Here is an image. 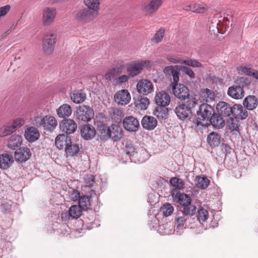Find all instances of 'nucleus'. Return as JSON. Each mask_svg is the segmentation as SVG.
<instances>
[{
    "mask_svg": "<svg viewBox=\"0 0 258 258\" xmlns=\"http://www.w3.org/2000/svg\"><path fill=\"white\" fill-rule=\"evenodd\" d=\"M123 136V130L121 126L117 124H112L105 132H101L100 139L102 141H106L109 138L114 142H117L121 140Z\"/></svg>",
    "mask_w": 258,
    "mask_h": 258,
    "instance_id": "obj_3",
    "label": "nucleus"
},
{
    "mask_svg": "<svg viewBox=\"0 0 258 258\" xmlns=\"http://www.w3.org/2000/svg\"><path fill=\"white\" fill-rule=\"evenodd\" d=\"M237 70L239 74H244L249 76H252L254 69L247 66H241L238 67Z\"/></svg>",
    "mask_w": 258,
    "mask_h": 258,
    "instance_id": "obj_48",
    "label": "nucleus"
},
{
    "mask_svg": "<svg viewBox=\"0 0 258 258\" xmlns=\"http://www.w3.org/2000/svg\"><path fill=\"white\" fill-rule=\"evenodd\" d=\"M170 183L172 186L174 187L173 190H180L184 188V182L183 180L176 177H172L170 180Z\"/></svg>",
    "mask_w": 258,
    "mask_h": 258,
    "instance_id": "obj_40",
    "label": "nucleus"
},
{
    "mask_svg": "<svg viewBox=\"0 0 258 258\" xmlns=\"http://www.w3.org/2000/svg\"><path fill=\"white\" fill-rule=\"evenodd\" d=\"M227 124L228 128L231 132H239L240 126V121L235 118H229L227 121Z\"/></svg>",
    "mask_w": 258,
    "mask_h": 258,
    "instance_id": "obj_38",
    "label": "nucleus"
},
{
    "mask_svg": "<svg viewBox=\"0 0 258 258\" xmlns=\"http://www.w3.org/2000/svg\"><path fill=\"white\" fill-rule=\"evenodd\" d=\"M71 100L76 104L83 103L86 98V94L82 90H75L70 93Z\"/></svg>",
    "mask_w": 258,
    "mask_h": 258,
    "instance_id": "obj_21",
    "label": "nucleus"
},
{
    "mask_svg": "<svg viewBox=\"0 0 258 258\" xmlns=\"http://www.w3.org/2000/svg\"><path fill=\"white\" fill-rule=\"evenodd\" d=\"M186 219L181 216L178 217L176 219V225L178 227H183Z\"/></svg>",
    "mask_w": 258,
    "mask_h": 258,
    "instance_id": "obj_61",
    "label": "nucleus"
},
{
    "mask_svg": "<svg viewBox=\"0 0 258 258\" xmlns=\"http://www.w3.org/2000/svg\"><path fill=\"white\" fill-rule=\"evenodd\" d=\"M150 66L151 62L148 60H138L127 64L126 69L129 76L134 77L140 74L144 69Z\"/></svg>",
    "mask_w": 258,
    "mask_h": 258,
    "instance_id": "obj_4",
    "label": "nucleus"
},
{
    "mask_svg": "<svg viewBox=\"0 0 258 258\" xmlns=\"http://www.w3.org/2000/svg\"><path fill=\"white\" fill-rule=\"evenodd\" d=\"M129 75H122L118 77L116 80V82L119 84H122L128 81L130 78Z\"/></svg>",
    "mask_w": 258,
    "mask_h": 258,
    "instance_id": "obj_60",
    "label": "nucleus"
},
{
    "mask_svg": "<svg viewBox=\"0 0 258 258\" xmlns=\"http://www.w3.org/2000/svg\"><path fill=\"white\" fill-rule=\"evenodd\" d=\"M209 217V213L207 210L201 208L198 211V219L201 222L206 221Z\"/></svg>",
    "mask_w": 258,
    "mask_h": 258,
    "instance_id": "obj_50",
    "label": "nucleus"
},
{
    "mask_svg": "<svg viewBox=\"0 0 258 258\" xmlns=\"http://www.w3.org/2000/svg\"><path fill=\"white\" fill-rule=\"evenodd\" d=\"M84 3L90 12H96V16H98L100 6L99 0H84Z\"/></svg>",
    "mask_w": 258,
    "mask_h": 258,
    "instance_id": "obj_34",
    "label": "nucleus"
},
{
    "mask_svg": "<svg viewBox=\"0 0 258 258\" xmlns=\"http://www.w3.org/2000/svg\"><path fill=\"white\" fill-rule=\"evenodd\" d=\"M155 114L158 117H161L162 118H164L166 116V113H165V112L160 113L158 109H157L156 110V112H155Z\"/></svg>",
    "mask_w": 258,
    "mask_h": 258,
    "instance_id": "obj_63",
    "label": "nucleus"
},
{
    "mask_svg": "<svg viewBox=\"0 0 258 258\" xmlns=\"http://www.w3.org/2000/svg\"><path fill=\"white\" fill-rule=\"evenodd\" d=\"M79 204L83 210H87L91 207L90 198L86 196H81L79 200Z\"/></svg>",
    "mask_w": 258,
    "mask_h": 258,
    "instance_id": "obj_39",
    "label": "nucleus"
},
{
    "mask_svg": "<svg viewBox=\"0 0 258 258\" xmlns=\"http://www.w3.org/2000/svg\"><path fill=\"white\" fill-rule=\"evenodd\" d=\"M166 59L172 63H182L183 59L180 58L177 55L173 54H168L166 57Z\"/></svg>",
    "mask_w": 258,
    "mask_h": 258,
    "instance_id": "obj_54",
    "label": "nucleus"
},
{
    "mask_svg": "<svg viewBox=\"0 0 258 258\" xmlns=\"http://www.w3.org/2000/svg\"><path fill=\"white\" fill-rule=\"evenodd\" d=\"M80 197V193L78 192H74L72 194V199L73 201H76Z\"/></svg>",
    "mask_w": 258,
    "mask_h": 258,
    "instance_id": "obj_64",
    "label": "nucleus"
},
{
    "mask_svg": "<svg viewBox=\"0 0 258 258\" xmlns=\"http://www.w3.org/2000/svg\"><path fill=\"white\" fill-rule=\"evenodd\" d=\"M55 145H72L71 139L66 134H60L55 139Z\"/></svg>",
    "mask_w": 258,
    "mask_h": 258,
    "instance_id": "obj_32",
    "label": "nucleus"
},
{
    "mask_svg": "<svg viewBox=\"0 0 258 258\" xmlns=\"http://www.w3.org/2000/svg\"><path fill=\"white\" fill-rule=\"evenodd\" d=\"M131 99L130 94L127 90H119L114 95L115 102L120 105H125L128 104Z\"/></svg>",
    "mask_w": 258,
    "mask_h": 258,
    "instance_id": "obj_14",
    "label": "nucleus"
},
{
    "mask_svg": "<svg viewBox=\"0 0 258 258\" xmlns=\"http://www.w3.org/2000/svg\"><path fill=\"white\" fill-rule=\"evenodd\" d=\"M165 35V29L164 28H160L158 31L155 34L152 39V41L155 43H158L160 42L163 39Z\"/></svg>",
    "mask_w": 258,
    "mask_h": 258,
    "instance_id": "obj_47",
    "label": "nucleus"
},
{
    "mask_svg": "<svg viewBox=\"0 0 258 258\" xmlns=\"http://www.w3.org/2000/svg\"><path fill=\"white\" fill-rule=\"evenodd\" d=\"M210 181L205 176H197L196 178V185L200 188L205 189L209 185Z\"/></svg>",
    "mask_w": 258,
    "mask_h": 258,
    "instance_id": "obj_43",
    "label": "nucleus"
},
{
    "mask_svg": "<svg viewBox=\"0 0 258 258\" xmlns=\"http://www.w3.org/2000/svg\"><path fill=\"white\" fill-rule=\"evenodd\" d=\"M11 7L9 5H7L0 7V18L6 16L10 11Z\"/></svg>",
    "mask_w": 258,
    "mask_h": 258,
    "instance_id": "obj_56",
    "label": "nucleus"
},
{
    "mask_svg": "<svg viewBox=\"0 0 258 258\" xmlns=\"http://www.w3.org/2000/svg\"><path fill=\"white\" fill-rule=\"evenodd\" d=\"M14 133L10 125H4L0 128V136L6 137Z\"/></svg>",
    "mask_w": 258,
    "mask_h": 258,
    "instance_id": "obj_52",
    "label": "nucleus"
},
{
    "mask_svg": "<svg viewBox=\"0 0 258 258\" xmlns=\"http://www.w3.org/2000/svg\"><path fill=\"white\" fill-rule=\"evenodd\" d=\"M136 87L138 92L143 95H148L154 91L153 83L147 79L139 80Z\"/></svg>",
    "mask_w": 258,
    "mask_h": 258,
    "instance_id": "obj_10",
    "label": "nucleus"
},
{
    "mask_svg": "<svg viewBox=\"0 0 258 258\" xmlns=\"http://www.w3.org/2000/svg\"><path fill=\"white\" fill-rule=\"evenodd\" d=\"M124 65L120 64L109 70L105 75V78L108 81H110L113 79L116 76L122 73L124 69Z\"/></svg>",
    "mask_w": 258,
    "mask_h": 258,
    "instance_id": "obj_28",
    "label": "nucleus"
},
{
    "mask_svg": "<svg viewBox=\"0 0 258 258\" xmlns=\"http://www.w3.org/2000/svg\"><path fill=\"white\" fill-rule=\"evenodd\" d=\"M180 70L190 78H194L195 74L193 71L189 68L185 66H181Z\"/></svg>",
    "mask_w": 258,
    "mask_h": 258,
    "instance_id": "obj_58",
    "label": "nucleus"
},
{
    "mask_svg": "<svg viewBox=\"0 0 258 258\" xmlns=\"http://www.w3.org/2000/svg\"><path fill=\"white\" fill-rule=\"evenodd\" d=\"M141 124L144 128L147 130H152L157 126V120L153 116L146 115L142 118Z\"/></svg>",
    "mask_w": 258,
    "mask_h": 258,
    "instance_id": "obj_23",
    "label": "nucleus"
},
{
    "mask_svg": "<svg viewBox=\"0 0 258 258\" xmlns=\"http://www.w3.org/2000/svg\"><path fill=\"white\" fill-rule=\"evenodd\" d=\"M17 149L13 148L15 150L14 157L15 160L19 162H23L28 160L31 156V152L30 149L25 146H17Z\"/></svg>",
    "mask_w": 258,
    "mask_h": 258,
    "instance_id": "obj_9",
    "label": "nucleus"
},
{
    "mask_svg": "<svg viewBox=\"0 0 258 258\" xmlns=\"http://www.w3.org/2000/svg\"><path fill=\"white\" fill-rule=\"evenodd\" d=\"M65 151L67 157L75 156L79 151V146H66Z\"/></svg>",
    "mask_w": 258,
    "mask_h": 258,
    "instance_id": "obj_49",
    "label": "nucleus"
},
{
    "mask_svg": "<svg viewBox=\"0 0 258 258\" xmlns=\"http://www.w3.org/2000/svg\"><path fill=\"white\" fill-rule=\"evenodd\" d=\"M216 109L220 115L228 116L232 113L233 107H231L227 103L221 101L217 104Z\"/></svg>",
    "mask_w": 258,
    "mask_h": 258,
    "instance_id": "obj_25",
    "label": "nucleus"
},
{
    "mask_svg": "<svg viewBox=\"0 0 258 258\" xmlns=\"http://www.w3.org/2000/svg\"><path fill=\"white\" fill-rule=\"evenodd\" d=\"M197 207L194 205L189 204L187 206L182 208L181 210L182 213L186 216L191 217L196 213Z\"/></svg>",
    "mask_w": 258,
    "mask_h": 258,
    "instance_id": "obj_42",
    "label": "nucleus"
},
{
    "mask_svg": "<svg viewBox=\"0 0 258 258\" xmlns=\"http://www.w3.org/2000/svg\"><path fill=\"white\" fill-rule=\"evenodd\" d=\"M164 0H149L142 4L141 9L146 15H152L161 7Z\"/></svg>",
    "mask_w": 258,
    "mask_h": 258,
    "instance_id": "obj_5",
    "label": "nucleus"
},
{
    "mask_svg": "<svg viewBox=\"0 0 258 258\" xmlns=\"http://www.w3.org/2000/svg\"><path fill=\"white\" fill-rule=\"evenodd\" d=\"M232 114L235 118L244 119L248 115L246 109L241 104H235L233 106Z\"/></svg>",
    "mask_w": 258,
    "mask_h": 258,
    "instance_id": "obj_22",
    "label": "nucleus"
},
{
    "mask_svg": "<svg viewBox=\"0 0 258 258\" xmlns=\"http://www.w3.org/2000/svg\"><path fill=\"white\" fill-rule=\"evenodd\" d=\"M209 31L211 34L217 35L219 33H223L222 26L220 25L217 16L213 18L211 25L209 26Z\"/></svg>",
    "mask_w": 258,
    "mask_h": 258,
    "instance_id": "obj_29",
    "label": "nucleus"
},
{
    "mask_svg": "<svg viewBox=\"0 0 258 258\" xmlns=\"http://www.w3.org/2000/svg\"><path fill=\"white\" fill-rule=\"evenodd\" d=\"M77 125L75 121L71 119H66L59 124L60 130L66 134H72L76 131Z\"/></svg>",
    "mask_w": 258,
    "mask_h": 258,
    "instance_id": "obj_16",
    "label": "nucleus"
},
{
    "mask_svg": "<svg viewBox=\"0 0 258 258\" xmlns=\"http://www.w3.org/2000/svg\"><path fill=\"white\" fill-rule=\"evenodd\" d=\"M163 72L166 75H171L172 76V85L178 82L179 80V70L178 66H167L164 69Z\"/></svg>",
    "mask_w": 258,
    "mask_h": 258,
    "instance_id": "obj_17",
    "label": "nucleus"
},
{
    "mask_svg": "<svg viewBox=\"0 0 258 258\" xmlns=\"http://www.w3.org/2000/svg\"><path fill=\"white\" fill-rule=\"evenodd\" d=\"M214 93L210 89H203L200 92V99L203 101L211 102L214 100Z\"/></svg>",
    "mask_w": 258,
    "mask_h": 258,
    "instance_id": "obj_33",
    "label": "nucleus"
},
{
    "mask_svg": "<svg viewBox=\"0 0 258 258\" xmlns=\"http://www.w3.org/2000/svg\"><path fill=\"white\" fill-rule=\"evenodd\" d=\"M227 94L232 98L240 99L244 96V92L240 86L234 85L228 88Z\"/></svg>",
    "mask_w": 258,
    "mask_h": 258,
    "instance_id": "obj_19",
    "label": "nucleus"
},
{
    "mask_svg": "<svg viewBox=\"0 0 258 258\" xmlns=\"http://www.w3.org/2000/svg\"><path fill=\"white\" fill-rule=\"evenodd\" d=\"M217 18L220 23V25H221L222 26V29L224 27H225V28L226 27H229V21L227 18L223 17L222 16H218Z\"/></svg>",
    "mask_w": 258,
    "mask_h": 258,
    "instance_id": "obj_57",
    "label": "nucleus"
},
{
    "mask_svg": "<svg viewBox=\"0 0 258 258\" xmlns=\"http://www.w3.org/2000/svg\"><path fill=\"white\" fill-rule=\"evenodd\" d=\"M82 137L86 140L92 139L96 134L95 128L91 125H84L81 131Z\"/></svg>",
    "mask_w": 258,
    "mask_h": 258,
    "instance_id": "obj_27",
    "label": "nucleus"
},
{
    "mask_svg": "<svg viewBox=\"0 0 258 258\" xmlns=\"http://www.w3.org/2000/svg\"><path fill=\"white\" fill-rule=\"evenodd\" d=\"M243 105L248 110H253L258 104L257 98L252 95L246 97L243 100Z\"/></svg>",
    "mask_w": 258,
    "mask_h": 258,
    "instance_id": "obj_31",
    "label": "nucleus"
},
{
    "mask_svg": "<svg viewBox=\"0 0 258 258\" xmlns=\"http://www.w3.org/2000/svg\"><path fill=\"white\" fill-rule=\"evenodd\" d=\"M84 182L86 186L92 187L95 183V177L92 174H86L84 176Z\"/></svg>",
    "mask_w": 258,
    "mask_h": 258,
    "instance_id": "obj_51",
    "label": "nucleus"
},
{
    "mask_svg": "<svg viewBox=\"0 0 258 258\" xmlns=\"http://www.w3.org/2000/svg\"><path fill=\"white\" fill-rule=\"evenodd\" d=\"M187 98L188 100L186 102L187 105L186 106L191 110V109L195 107L197 104V100L194 97H188Z\"/></svg>",
    "mask_w": 258,
    "mask_h": 258,
    "instance_id": "obj_59",
    "label": "nucleus"
},
{
    "mask_svg": "<svg viewBox=\"0 0 258 258\" xmlns=\"http://www.w3.org/2000/svg\"><path fill=\"white\" fill-rule=\"evenodd\" d=\"M82 209L79 206H72L69 209V213L71 217L75 219H78L82 215Z\"/></svg>",
    "mask_w": 258,
    "mask_h": 258,
    "instance_id": "obj_41",
    "label": "nucleus"
},
{
    "mask_svg": "<svg viewBox=\"0 0 258 258\" xmlns=\"http://www.w3.org/2000/svg\"><path fill=\"white\" fill-rule=\"evenodd\" d=\"M172 90L174 95L179 99L184 100L189 96L188 88L183 84L173 85Z\"/></svg>",
    "mask_w": 258,
    "mask_h": 258,
    "instance_id": "obj_11",
    "label": "nucleus"
},
{
    "mask_svg": "<svg viewBox=\"0 0 258 258\" xmlns=\"http://www.w3.org/2000/svg\"><path fill=\"white\" fill-rule=\"evenodd\" d=\"M175 112L178 117L182 120L187 118L191 113V111L184 104H180L175 109Z\"/></svg>",
    "mask_w": 258,
    "mask_h": 258,
    "instance_id": "obj_26",
    "label": "nucleus"
},
{
    "mask_svg": "<svg viewBox=\"0 0 258 258\" xmlns=\"http://www.w3.org/2000/svg\"><path fill=\"white\" fill-rule=\"evenodd\" d=\"M212 125L218 128H222L225 125V120L220 116H214L210 119Z\"/></svg>",
    "mask_w": 258,
    "mask_h": 258,
    "instance_id": "obj_44",
    "label": "nucleus"
},
{
    "mask_svg": "<svg viewBox=\"0 0 258 258\" xmlns=\"http://www.w3.org/2000/svg\"><path fill=\"white\" fill-rule=\"evenodd\" d=\"M78 119L79 121L86 122L90 121L94 115L93 109L89 106L82 105L77 110Z\"/></svg>",
    "mask_w": 258,
    "mask_h": 258,
    "instance_id": "obj_7",
    "label": "nucleus"
},
{
    "mask_svg": "<svg viewBox=\"0 0 258 258\" xmlns=\"http://www.w3.org/2000/svg\"><path fill=\"white\" fill-rule=\"evenodd\" d=\"M25 137L29 142H33L38 139L40 133L36 127L31 126L26 130Z\"/></svg>",
    "mask_w": 258,
    "mask_h": 258,
    "instance_id": "obj_24",
    "label": "nucleus"
},
{
    "mask_svg": "<svg viewBox=\"0 0 258 258\" xmlns=\"http://www.w3.org/2000/svg\"><path fill=\"white\" fill-rule=\"evenodd\" d=\"M193 13L204 14L209 10L208 6L204 3H196L192 4Z\"/></svg>",
    "mask_w": 258,
    "mask_h": 258,
    "instance_id": "obj_35",
    "label": "nucleus"
},
{
    "mask_svg": "<svg viewBox=\"0 0 258 258\" xmlns=\"http://www.w3.org/2000/svg\"><path fill=\"white\" fill-rule=\"evenodd\" d=\"M123 125L124 128L132 132H135L138 130L140 126V123L138 120L132 116H126L123 120Z\"/></svg>",
    "mask_w": 258,
    "mask_h": 258,
    "instance_id": "obj_15",
    "label": "nucleus"
},
{
    "mask_svg": "<svg viewBox=\"0 0 258 258\" xmlns=\"http://www.w3.org/2000/svg\"><path fill=\"white\" fill-rule=\"evenodd\" d=\"M56 112L59 117L64 118L71 115L72 109L70 105L63 104L57 109Z\"/></svg>",
    "mask_w": 258,
    "mask_h": 258,
    "instance_id": "obj_30",
    "label": "nucleus"
},
{
    "mask_svg": "<svg viewBox=\"0 0 258 258\" xmlns=\"http://www.w3.org/2000/svg\"><path fill=\"white\" fill-rule=\"evenodd\" d=\"M171 196L174 201L180 204L182 206V208L191 204V200L190 198L185 194L181 193L178 190H172Z\"/></svg>",
    "mask_w": 258,
    "mask_h": 258,
    "instance_id": "obj_12",
    "label": "nucleus"
},
{
    "mask_svg": "<svg viewBox=\"0 0 258 258\" xmlns=\"http://www.w3.org/2000/svg\"><path fill=\"white\" fill-rule=\"evenodd\" d=\"M188 66H191L195 68H200L202 67V64L196 59H188L187 60H183L182 63Z\"/></svg>",
    "mask_w": 258,
    "mask_h": 258,
    "instance_id": "obj_55",
    "label": "nucleus"
},
{
    "mask_svg": "<svg viewBox=\"0 0 258 258\" xmlns=\"http://www.w3.org/2000/svg\"><path fill=\"white\" fill-rule=\"evenodd\" d=\"M207 140L209 145H219L221 142V137L217 133L211 132L208 135Z\"/></svg>",
    "mask_w": 258,
    "mask_h": 258,
    "instance_id": "obj_36",
    "label": "nucleus"
},
{
    "mask_svg": "<svg viewBox=\"0 0 258 258\" xmlns=\"http://www.w3.org/2000/svg\"><path fill=\"white\" fill-rule=\"evenodd\" d=\"M23 142V138L19 135H12L9 141V145H21Z\"/></svg>",
    "mask_w": 258,
    "mask_h": 258,
    "instance_id": "obj_46",
    "label": "nucleus"
},
{
    "mask_svg": "<svg viewBox=\"0 0 258 258\" xmlns=\"http://www.w3.org/2000/svg\"><path fill=\"white\" fill-rule=\"evenodd\" d=\"M33 124L44 132H52L57 125L56 119L51 115H43L41 113L35 115L33 120Z\"/></svg>",
    "mask_w": 258,
    "mask_h": 258,
    "instance_id": "obj_1",
    "label": "nucleus"
},
{
    "mask_svg": "<svg viewBox=\"0 0 258 258\" xmlns=\"http://www.w3.org/2000/svg\"><path fill=\"white\" fill-rule=\"evenodd\" d=\"M14 162V159L11 154L7 153L0 155V168L3 169L9 168Z\"/></svg>",
    "mask_w": 258,
    "mask_h": 258,
    "instance_id": "obj_18",
    "label": "nucleus"
},
{
    "mask_svg": "<svg viewBox=\"0 0 258 258\" xmlns=\"http://www.w3.org/2000/svg\"><path fill=\"white\" fill-rule=\"evenodd\" d=\"M150 104L149 99L147 97H141L138 99L135 102V106L137 109L146 110Z\"/></svg>",
    "mask_w": 258,
    "mask_h": 258,
    "instance_id": "obj_37",
    "label": "nucleus"
},
{
    "mask_svg": "<svg viewBox=\"0 0 258 258\" xmlns=\"http://www.w3.org/2000/svg\"><path fill=\"white\" fill-rule=\"evenodd\" d=\"M135 148V146H125L124 151L127 155H133L134 152Z\"/></svg>",
    "mask_w": 258,
    "mask_h": 258,
    "instance_id": "obj_62",
    "label": "nucleus"
},
{
    "mask_svg": "<svg viewBox=\"0 0 258 258\" xmlns=\"http://www.w3.org/2000/svg\"><path fill=\"white\" fill-rule=\"evenodd\" d=\"M161 210L164 215L168 216L173 213L174 208L171 204L167 203L163 205Z\"/></svg>",
    "mask_w": 258,
    "mask_h": 258,
    "instance_id": "obj_53",
    "label": "nucleus"
},
{
    "mask_svg": "<svg viewBox=\"0 0 258 258\" xmlns=\"http://www.w3.org/2000/svg\"><path fill=\"white\" fill-rule=\"evenodd\" d=\"M25 124V120L23 118H17L12 120V122L9 124L13 131L15 132L17 129L21 127Z\"/></svg>",
    "mask_w": 258,
    "mask_h": 258,
    "instance_id": "obj_45",
    "label": "nucleus"
},
{
    "mask_svg": "<svg viewBox=\"0 0 258 258\" xmlns=\"http://www.w3.org/2000/svg\"><path fill=\"white\" fill-rule=\"evenodd\" d=\"M200 115L203 119H210L214 114L213 107L207 103H203L200 106Z\"/></svg>",
    "mask_w": 258,
    "mask_h": 258,
    "instance_id": "obj_20",
    "label": "nucleus"
},
{
    "mask_svg": "<svg viewBox=\"0 0 258 258\" xmlns=\"http://www.w3.org/2000/svg\"><path fill=\"white\" fill-rule=\"evenodd\" d=\"M96 17V12H90L86 9L80 10L75 14L76 19L83 24L92 22Z\"/></svg>",
    "mask_w": 258,
    "mask_h": 258,
    "instance_id": "obj_8",
    "label": "nucleus"
},
{
    "mask_svg": "<svg viewBox=\"0 0 258 258\" xmlns=\"http://www.w3.org/2000/svg\"><path fill=\"white\" fill-rule=\"evenodd\" d=\"M56 9L54 7H46L43 9L41 21L43 26L51 25L55 19Z\"/></svg>",
    "mask_w": 258,
    "mask_h": 258,
    "instance_id": "obj_6",
    "label": "nucleus"
},
{
    "mask_svg": "<svg viewBox=\"0 0 258 258\" xmlns=\"http://www.w3.org/2000/svg\"><path fill=\"white\" fill-rule=\"evenodd\" d=\"M57 41V35L53 31L47 32L42 39V50L46 54H51L54 49Z\"/></svg>",
    "mask_w": 258,
    "mask_h": 258,
    "instance_id": "obj_2",
    "label": "nucleus"
},
{
    "mask_svg": "<svg viewBox=\"0 0 258 258\" xmlns=\"http://www.w3.org/2000/svg\"><path fill=\"white\" fill-rule=\"evenodd\" d=\"M154 101L158 106L164 107L169 104L171 98L168 93L165 91H161L156 92Z\"/></svg>",
    "mask_w": 258,
    "mask_h": 258,
    "instance_id": "obj_13",
    "label": "nucleus"
}]
</instances>
